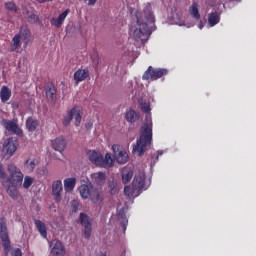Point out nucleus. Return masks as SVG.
<instances>
[{
    "label": "nucleus",
    "mask_w": 256,
    "mask_h": 256,
    "mask_svg": "<svg viewBox=\"0 0 256 256\" xmlns=\"http://www.w3.org/2000/svg\"><path fill=\"white\" fill-rule=\"evenodd\" d=\"M69 13H71V10L70 9H66L58 17L51 18L50 24L53 27H56L57 29H59L60 27L63 26V23L65 22V19H67V15H69Z\"/></svg>",
    "instance_id": "obj_12"
},
{
    "label": "nucleus",
    "mask_w": 256,
    "mask_h": 256,
    "mask_svg": "<svg viewBox=\"0 0 256 256\" xmlns=\"http://www.w3.org/2000/svg\"><path fill=\"white\" fill-rule=\"evenodd\" d=\"M189 13L193 19H196V21H199L201 19V14H199V4L197 2H193L192 5L189 8Z\"/></svg>",
    "instance_id": "obj_29"
},
{
    "label": "nucleus",
    "mask_w": 256,
    "mask_h": 256,
    "mask_svg": "<svg viewBox=\"0 0 256 256\" xmlns=\"http://www.w3.org/2000/svg\"><path fill=\"white\" fill-rule=\"evenodd\" d=\"M25 45L29 44V39H31V31L27 27H20L19 33H17Z\"/></svg>",
    "instance_id": "obj_24"
},
{
    "label": "nucleus",
    "mask_w": 256,
    "mask_h": 256,
    "mask_svg": "<svg viewBox=\"0 0 256 256\" xmlns=\"http://www.w3.org/2000/svg\"><path fill=\"white\" fill-rule=\"evenodd\" d=\"M12 256H23V252L19 248L12 250Z\"/></svg>",
    "instance_id": "obj_42"
},
{
    "label": "nucleus",
    "mask_w": 256,
    "mask_h": 256,
    "mask_svg": "<svg viewBox=\"0 0 256 256\" xmlns=\"http://www.w3.org/2000/svg\"><path fill=\"white\" fill-rule=\"evenodd\" d=\"M39 127V120L33 117H28L26 120V128L30 133H33L34 131H37V128Z\"/></svg>",
    "instance_id": "obj_22"
},
{
    "label": "nucleus",
    "mask_w": 256,
    "mask_h": 256,
    "mask_svg": "<svg viewBox=\"0 0 256 256\" xmlns=\"http://www.w3.org/2000/svg\"><path fill=\"white\" fill-rule=\"evenodd\" d=\"M131 179H133V170L128 171L126 174H122V183H124V185H127Z\"/></svg>",
    "instance_id": "obj_35"
},
{
    "label": "nucleus",
    "mask_w": 256,
    "mask_h": 256,
    "mask_svg": "<svg viewBox=\"0 0 256 256\" xmlns=\"http://www.w3.org/2000/svg\"><path fill=\"white\" fill-rule=\"evenodd\" d=\"M110 193H111V195H113V193H115V190L112 189V190L110 191Z\"/></svg>",
    "instance_id": "obj_47"
},
{
    "label": "nucleus",
    "mask_w": 256,
    "mask_h": 256,
    "mask_svg": "<svg viewBox=\"0 0 256 256\" xmlns=\"http://www.w3.org/2000/svg\"><path fill=\"white\" fill-rule=\"evenodd\" d=\"M34 224L35 227L38 229L41 237L43 239H47V226L45 225V223L41 222V220H35Z\"/></svg>",
    "instance_id": "obj_26"
},
{
    "label": "nucleus",
    "mask_w": 256,
    "mask_h": 256,
    "mask_svg": "<svg viewBox=\"0 0 256 256\" xmlns=\"http://www.w3.org/2000/svg\"><path fill=\"white\" fill-rule=\"evenodd\" d=\"M71 207H72L73 213H77V211H79V201L73 200Z\"/></svg>",
    "instance_id": "obj_39"
},
{
    "label": "nucleus",
    "mask_w": 256,
    "mask_h": 256,
    "mask_svg": "<svg viewBox=\"0 0 256 256\" xmlns=\"http://www.w3.org/2000/svg\"><path fill=\"white\" fill-rule=\"evenodd\" d=\"M86 129H91L93 127V123H88L85 125Z\"/></svg>",
    "instance_id": "obj_46"
},
{
    "label": "nucleus",
    "mask_w": 256,
    "mask_h": 256,
    "mask_svg": "<svg viewBox=\"0 0 256 256\" xmlns=\"http://www.w3.org/2000/svg\"><path fill=\"white\" fill-rule=\"evenodd\" d=\"M91 179L96 185H103L107 180V174L105 172H95L91 174Z\"/></svg>",
    "instance_id": "obj_18"
},
{
    "label": "nucleus",
    "mask_w": 256,
    "mask_h": 256,
    "mask_svg": "<svg viewBox=\"0 0 256 256\" xmlns=\"http://www.w3.org/2000/svg\"><path fill=\"white\" fill-rule=\"evenodd\" d=\"M75 119V125L76 127H79L81 125V109L79 107L75 106L73 107L69 112L66 117H64L62 123L64 127H69L71 125V121Z\"/></svg>",
    "instance_id": "obj_6"
},
{
    "label": "nucleus",
    "mask_w": 256,
    "mask_h": 256,
    "mask_svg": "<svg viewBox=\"0 0 256 256\" xmlns=\"http://www.w3.org/2000/svg\"><path fill=\"white\" fill-rule=\"evenodd\" d=\"M17 147H19V142L17 141V138H8L6 143L3 145V153L5 159H11L13 155L15 154V151H17Z\"/></svg>",
    "instance_id": "obj_7"
},
{
    "label": "nucleus",
    "mask_w": 256,
    "mask_h": 256,
    "mask_svg": "<svg viewBox=\"0 0 256 256\" xmlns=\"http://www.w3.org/2000/svg\"><path fill=\"white\" fill-rule=\"evenodd\" d=\"M140 109L143 113H147V115H149V113H151V104H149V102H142L140 104Z\"/></svg>",
    "instance_id": "obj_37"
},
{
    "label": "nucleus",
    "mask_w": 256,
    "mask_h": 256,
    "mask_svg": "<svg viewBox=\"0 0 256 256\" xmlns=\"http://www.w3.org/2000/svg\"><path fill=\"white\" fill-rule=\"evenodd\" d=\"M112 151L116 157L117 163H119L120 165H125V163L129 161V154H127L125 150L119 151V145L117 144L112 145ZM117 151H119L118 154H117Z\"/></svg>",
    "instance_id": "obj_10"
},
{
    "label": "nucleus",
    "mask_w": 256,
    "mask_h": 256,
    "mask_svg": "<svg viewBox=\"0 0 256 256\" xmlns=\"http://www.w3.org/2000/svg\"><path fill=\"white\" fill-rule=\"evenodd\" d=\"M161 155H163V151H158V155L155 156L154 163H155L156 161H159V157H161Z\"/></svg>",
    "instance_id": "obj_44"
},
{
    "label": "nucleus",
    "mask_w": 256,
    "mask_h": 256,
    "mask_svg": "<svg viewBox=\"0 0 256 256\" xmlns=\"http://www.w3.org/2000/svg\"><path fill=\"white\" fill-rule=\"evenodd\" d=\"M27 21L28 23L35 24V23H39L40 19L37 14L31 13L30 15H28Z\"/></svg>",
    "instance_id": "obj_38"
},
{
    "label": "nucleus",
    "mask_w": 256,
    "mask_h": 256,
    "mask_svg": "<svg viewBox=\"0 0 256 256\" xmlns=\"http://www.w3.org/2000/svg\"><path fill=\"white\" fill-rule=\"evenodd\" d=\"M145 179V173H139L134 177L132 187L138 191H141L142 189L146 190L149 186L145 182Z\"/></svg>",
    "instance_id": "obj_11"
},
{
    "label": "nucleus",
    "mask_w": 256,
    "mask_h": 256,
    "mask_svg": "<svg viewBox=\"0 0 256 256\" xmlns=\"http://www.w3.org/2000/svg\"><path fill=\"white\" fill-rule=\"evenodd\" d=\"M25 165L29 173H33V171H35V167L37 166L35 164V160H29V159L25 161Z\"/></svg>",
    "instance_id": "obj_36"
},
{
    "label": "nucleus",
    "mask_w": 256,
    "mask_h": 256,
    "mask_svg": "<svg viewBox=\"0 0 256 256\" xmlns=\"http://www.w3.org/2000/svg\"><path fill=\"white\" fill-rule=\"evenodd\" d=\"M153 141V122L144 123L141 127L140 136L136 140V145L133 147V153H138V157H143L145 151L151 147Z\"/></svg>",
    "instance_id": "obj_3"
},
{
    "label": "nucleus",
    "mask_w": 256,
    "mask_h": 256,
    "mask_svg": "<svg viewBox=\"0 0 256 256\" xmlns=\"http://www.w3.org/2000/svg\"><path fill=\"white\" fill-rule=\"evenodd\" d=\"M52 193L56 202L61 201V195H63V182H61V180H56L53 182Z\"/></svg>",
    "instance_id": "obj_14"
},
{
    "label": "nucleus",
    "mask_w": 256,
    "mask_h": 256,
    "mask_svg": "<svg viewBox=\"0 0 256 256\" xmlns=\"http://www.w3.org/2000/svg\"><path fill=\"white\" fill-rule=\"evenodd\" d=\"M137 27L133 30L132 37L140 43H147L155 27V14L151 3H146L143 11L136 12Z\"/></svg>",
    "instance_id": "obj_1"
},
{
    "label": "nucleus",
    "mask_w": 256,
    "mask_h": 256,
    "mask_svg": "<svg viewBox=\"0 0 256 256\" xmlns=\"http://www.w3.org/2000/svg\"><path fill=\"white\" fill-rule=\"evenodd\" d=\"M169 73L165 68H153V66H149L148 69L142 75L143 81H157V79H161V77H165Z\"/></svg>",
    "instance_id": "obj_5"
},
{
    "label": "nucleus",
    "mask_w": 256,
    "mask_h": 256,
    "mask_svg": "<svg viewBox=\"0 0 256 256\" xmlns=\"http://www.w3.org/2000/svg\"><path fill=\"white\" fill-rule=\"evenodd\" d=\"M118 219H121L120 223H121L124 231H126L127 225L129 223V220H127V215L125 214V210L124 209L119 210V212H118Z\"/></svg>",
    "instance_id": "obj_32"
},
{
    "label": "nucleus",
    "mask_w": 256,
    "mask_h": 256,
    "mask_svg": "<svg viewBox=\"0 0 256 256\" xmlns=\"http://www.w3.org/2000/svg\"><path fill=\"white\" fill-rule=\"evenodd\" d=\"M75 185H77V179L75 178H67L64 180V189L66 193H71L75 189Z\"/></svg>",
    "instance_id": "obj_27"
},
{
    "label": "nucleus",
    "mask_w": 256,
    "mask_h": 256,
    "mask_svg": "<svg viewBox=\"0 0 256 256\" xmlns=\"http://www.w3.org/2000/svg\"><path fill=\"white\" fill-rule=\"evenodd\" d=\"M38 3H49V1L53 0H36Z\"/></svg>",
    "instance_id": "obj_45"
},
{
    "label": "nucleus",
    "mask_w": 256,
    "mask_h": 256,
    "mask_svg": "<svg viewBox=\"0 0 256 256\" xmlns=\"http://www.w3.org/2000/svg\"><path fill=\"white\" fill-rule=\"evenodd\" d=\"M45 93L48 101H51V103H55V101H57V89H55V86H47Z\"/></svg>",
    "instance_id": "obj_20"
},
{
    "label": "nucleus",
    "mask_w": 256,
    "mask_h": 256,
    "mask_svg": "<svg viewBox=\"0 0 256 256\" xmlns=\"http://www.w3.org/2000/svg\"><path fill=\"white\" fill-rule=\"evenodd\" d=\"M88 199H90L95 205L101 203V201H103V190L101 188L92 187Z\"/></svg>",
    "instance_id": "obj_13"
},
{
    "label": "nucleus",
    "mask_w": 256,
    "mask_h": 256,
    "mask_svg": "<svg viewBox=\"0 0 256 256\" xmlns=\"http://www.w3.org/2000/svg\"><path fill=\"white\" fill-rule=\"evenodd\" d=\"M21 47V38L19 35H15L12 38L11 45H10V52L14 53V51H17Z\"/></svg>",
    "instance_id": "obj_30"
},
{
    "label": "nucleus",
    "mask_w": 256,
    "mask_h": 256,
    "mask_svg": "<svg viewBox=\"0 0 256 256\" xmlns=\"http://www.w3.org/2000/svg\"><path fill=\"white\" fill-rule=\"evenodd\" d=\"M5 9L10 13H17L19 11V7L15 4V2H6L4 4Z\"/></svg>",
    "instance_id": "obj_33"
},
{
    "label": "nucleus",
    "mask_w": 256,
    "mask_h": 256,
    "mask_svg": "<svg viewBox=\"0 0 256 256\" xmlns=\"http://www.w3.org/2000/svg\"><path fill=\"white\" fill-rule=\"evenodd\" d=\"M67 146V143L65 142V138L58 137L54 141H52V147L55 151H59L61 153L62 151H65V147Z\"/></svg>",
    "instance_id": "obj_19"
},
{
    "label": "nucleus",
    "mask_w": 256,
    "mask_h": 256,
    "mask_svg": "<svg viewBox=\"0 0 256 256\" xmlns=\"http://www.w3.org/2000/svg\"><path fill=\"white\" fill-rule=\"evenodd\" d=\"M80 224L84 227V237L85 239H89L91 237V233L93 231V226L89 221V217L85 213H80Z\"/></svg>",
    "instance_id": "obj_9"
},
{
    "label": "nucleus",
    "mask_w": 256,
    "mask_h": 256,
    "mask_svg": "<svg viewBox=\"0 0 256 256\" xmlns=\"http://www.w3.org/2000/svg\"><path fill=\"white\" fill-rule=\"evenodd\" d=\"M85 3H87V5L91 6V5H95V3H97V0H84Z\"/></svg>",
    "instance_id": "obj_43"
},
{
    "label": "nucleus",
    "mask_w": 256,
    "mask_h": 256,
    "mask_svg": "<svg viewBox=\"0 0 256 256\" xmlns=\"http://www.w3.org/2000/svg\"><path fill=\"white\" fill-rule=\"evenodd\" d=\"M2 123L6 131H9L10 133H14V135H18V137H23V130L19 128V125H17V121L3 120Z\"/></svg>",
    "instance_id": "obj_8"
},
{
    "label": "nucleus",
    "mask_w": 256,
    "mask_h": 256,
    "mask_svg": "<svg viewBox=\"0 0 256 256\" xmlns=\"http://www.w3.org/2000/svg\"><path fill=\"white\" fill-rule=\"evenodd\" d=\"M124 194L127 195V197H131V195H133V188H131V186H125Z\"/></svg>",
    "instance_id": "obj_40"
},
{
    "label": "nucleus",
    "mask_w": 256,
    "mask_h": 256,
    "mask_svg": "<svg viewBox=\"0 0 256 256\" xmlns=\"http://www.w3.org/2000/svg\"><path fill=\"white\" fill-rule=\"evenodd\" d=\"M78 190L82 199H89V196L91 195V191L93 190V186L83 184L79 187Z\"/></svg>",
    "instance_id": "obj_25"
},
{
    "label": "nucleus",
    "mask_w": 256,
    "mask_h": 256,
    "mask_svg": "<svg viewBox=\"0 0 256 256\" xmlns=\"http://www.w3.org/2000/svg\"><path fill=\"white\" fill-rule=\"evenodd\" d=\"M35 181V178L31 177V176H25L24 177V182H23V188L24 189H29V187H31V185H33Z\"/></svg>",
    "instance_id": "obj_34"
},
{
    "label": "nucleus",
    "mask_w": 256,
    "mask_h": 256,
    "mask_svg": "<svg viewBox=\"0 0 256 256\" xmlns=\"http://www.w3.org/2000/svg\"><path fill=\"white\" fill-rule=\"evenodd\" d=\"M89 77V70L88 69H78L74 73V81L76 85H79V83L85 81V79H88Z\"/></svg>",
    "instance_id": "obj_16"
},
{
    "label": "nucleus",
    "mask_w": 256,
    "mask_h": 256,
    "mask_svg": "<svg viewBox=\"0 0 256 256\" xmlns=\"http://www.w3.org/2000/svg\"><path fill=\"white\" fill-rule=\"evenodd\" d=\"M9 177L6 180H2V186L6 190L7 194L11 199H18L19 190L18 187L23 185V172L15 164H10L7 167Z\"/></svg>",
    "instance_id": "obj_2"
},
{
    "label": "nucleus",
    "mask_w": 256,
    "mask_h": 256,
    "mask_svg": "<svg viewBox=\"0 0 256 256\" xmlns=\"http://www.w3.org/2000/svg\"><path fill=\"white\" fill-rule=\"evenodd\" d=\"M115 163V160L111 157L109 153L105 155V158L102 156V162L100 164V167H113V164Z\"/></svg>",
    "instance_id": "obj_31"
},
{
    "label": "nucleus",
    "mask_w": 256,
    "mask_h": 256,
    "mask_svg": "<svg viewBox=\"0 0 256 256\" xmlns=\"http://www.w3.org/2000/svg\"><path fill=\"white\" fill-rule=\"evenodd\" d=\"M7 177V173H5V169H3V164L0 163V179H5Z\"/></svg>",
    "instance_id": "obj_41"
},
{
    "label": "nucleus",
    "mask_w": 256,
    "mask_h": 256,
    "mask_svg": "<svg viewBox=\"0 0 256 256\" xmlns=\"http://www.w3.org/2000/svg\"><path fill=\"white\" fill-rule=\"evenodd\" d=\"M221 21V13L220 12H211L208 15V24L210 27H215Z\"/></svg>",
    "instance_id": "obj_23"
},
{
    "label": "nucleus",
    "mask_w": 256,
    "mask_h": 256,
    "mask_svg": "<svg viewBox=\"0 0 256 256\" xmlns=\"http://www.w3.org/2000/svg\"><path fill=\"white\" fill-rule=\"evenodd\" d=\"M0 239L2 241V247L5 255H9L11 251V240H9V231L7 230V219L2 217L0 219Z\"/></svg>",
    "instance_id": "obj_4"
},
{
    "label": "nucleus",
    "mask_w": 256,
    "mask_h": 256,
    "mask_svg": "<svg viewBox=\"0 0 256 256\" xmlns=\"http://www.w3.org/2000/svg\"><path fill=\"white\" fill-rule=\"evenodd\" d=\"M0 99L2 103H7L11 99V89L7 86H3L0 90Z\"/></svg>",
    "instance_id": "obj_28"
},
{
    "label": "nucleus",
    "mask_w": 256,
    "mask_h": 256,
    "mask_svg": "<svg viewBox=\"0 0 256 256\" xmlns=\"http://www.w3.org/2000/svg\"><path fill=\"white\" fill-rule=\"evenodd\" d=\"M53 247L51 250L52 255L55 256H64L65 255V247H63V244L59 240H54Z\"/></svg>",
    "instance_id": "obj_17"
},
{
    "label": "nucleus",
    "mask_w": 256,
    "mask_h": 256,
    "mask_svg": "<svg viewBox=\"0 0 256 256\" xmlns=\"http://www.w3.org/2000/svg\"><path fill=\"white\" fill-rule=\"evenodd\" d=\"M140 117V114L133 109H130L125 113V119L128 123H135L139 121Z\"/></svg>",
    "instance_id": "obj_21"
},
{
    "label": "nucleus",
    "mask_w": 256,
    "mask_h": 256,
    "mask_svg": "<svg viewBox=\"0 0 256 256\" xmlns=\"http://www.w3.org/2000/svg\"><path fill=\"white\" fill-rule=\"evenodd\" d=\"M89 161L97 167H101V163H103V155L95 150L88 152Z\"/></svg>",
    "instance_id": "obj_15"
}]
</instances>
